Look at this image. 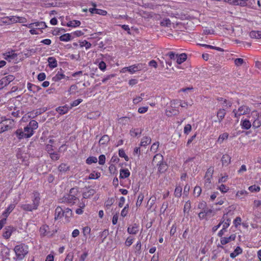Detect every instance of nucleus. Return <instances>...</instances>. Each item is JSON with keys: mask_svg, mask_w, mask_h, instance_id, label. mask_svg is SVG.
<instances>
[{"mask_svg": "<svg viewBox=\"0 0 261 261\" xmlns=\"http://www.w3.org/2000/svg\"><path fill=\"white\" fill-rule=\"evenodd\" d=\"M79 193L77 188H71L69 193L63 196L60 199L61 203H67L69 204L73 205L75 204L78 200Z\"/></svg>", "mask_w": 261, "mask_h": 261, "instance_id": "f257e3e1", "label": "nucleus"}, {"mask_svg": "<svg viewBox=\"0 0 261 261\" xmlns=\"http://www.w3.org/2000/svg\"><path fill=\"white\" fill-rule=\"evenodd\" d=\"M14 251L18 260H22L29 252L28 246L24 244H20L15 246Z\"/></svg>", "mask_w": 261, "mask_h": 261, "instance_id": "f03ea898", "label": "nucleus"}, {"mask_svg": "<svg viewBox=\"0 0 261 261\" xmlns=\"http://www.w3.org/2000/svg\"><path fill=\"white\" fill-rule=\"evenodd\" d=\"M248 117L251 119L253 128H257L261 126V113L253 111Z\"/></svg>", "mask_w": 261, "mask_h": 261, "instance_id": "7ed1b4c3", "label": "nucleus"}, {"mask_svg": "<svg viewBox=\"0 0 261 261\" xmlns=\"http://www.w3.org/2000/svg\"><path fill=\"white\" fill-rule=\"evenodd\" d=\"M251 112V109L246 105H242L240 106L238 109H234L232 113L236 118H239V117L244 115L249 114Z\"/></svg>", "mask_w": 261, "mask_h": 261, "instance_id": "20e7f679", "label": "nucleus"}, {"mask_svg": "<svg viewBox=\"0 0 261 261\" xmlns=\"http://www.w3.org/2000/svg\"><path fill=\"white\" fill-rule=\"evenodd\" d=\"M214 169L212 168H209L206 172L204 176V187L207 189H210L213 186L212 179L213 178V174Z\"/></svg>", "mask_w": 261, "mask_h": 261, "instance_id": "39448f33", "label": "nucleus"}, {"mask_svg": "<svg viewBox=\"0 0 261 261\" xmlns=\"http://www.w3.org/2000/svg\"><path fill=\"white\" fill-rule=\"evenodd\" d=\"M23 20H25V18H20L19 17H5L0 19V25L3 24H10L13 22H24Z\"/></svg>", "mask_w": 261, "mask_h": 261, "instance_id": "423d86ee", "label": "nucleus"}, {"mask_svg": "<svg viewBox=\"0 0 261 261\" xmlns=\"http://www.w3.org/2000/svg\"><path fill=\"white\" fill-rule=\"evenodd\" d=\"M141 70H147L146 65L145 63H141L128 66V72L130 74H134Z\"/></svg>", "mask_w": 261, "mask_h": 261, "instance_id": "0eeeda50", "label": "nucleus"}, {"mask_svg": "<svg viewBox=\"0 0 261 261\" xmlns=\"http://www.w3.org/2000/svg\"><path fill=\"white\" fill-rule=\"evenodd\" d=\"M15 79V76L9 74L0 80V90L8 85L11 82Z\"/></svg>", "mask_w": 261, "mask_h": 261, "instance_id": "6e6552de", "label": "nucleus"}, {"mask_svg": "<svg viewBox=\"0 0 261 261\" xmlns=\"http://www.w3.org/2000/svg\"><path fill=\"white\" fill-rule=\"evenodd\" d=\"M236 238V234H232L229 237H223L220 238V243L221 245H218V247L221 248H224L223 245H226L229 243L230 242L232 241H234Z\"/></svg>", "mask_w": 261, "mask_h": 261, "instance_id": "1a4fd4ad", "label": "nucleus"}, {"mask_svg": "<svg viewBox=\"0 0 261 261\" xmlns=\"http://www.w3.org/2000/svg\"><path fill=\"white\" fill-rule=\"evenodd\" d=\"M220 224L222 225V227L227 229L230 224L231 218L228 216V214H225L223 215L220 221Z\"/></svg>", "mask_w": 261, "mask_h": 261, "instance_id": "9d476101", "label": "nucleus"}, {"mask_svg": "<svg viewBox=\"0 0 261 261\" xmlns=\"http://www.w3.org/2000/svg\"><path fill=\"white\" fill-rule=\"evenodd\" d=\"M32 205L37 210L40 204V194L37 192H34L32 197Z\"/></svg>", "mask_w": 261, "mask_h": 261, "instance_id": "9b49d317", "label": "nucleus"}, {"mask_svg": "<svg viewBox=\"0 0 261 261\" xmlns=\"http://www.w3.org/2000/svg\"><path fill=\"white\" fill-rule=\"evenodd\" d=\"M240 125L243 129H249L252 125V121L247 118L243 119L241 121Z\"/></svg>", "mask_w": 261, "mask_h": 261, "instance_id": "f8f14e48", "label": "nucleus"}, {"mask_svg": "<svg viewBox=\"0 0 261 261\" xmlns=\"http://www.w3.org/2000/svg\"><path fill=\"white\" fill-rule=\"evenodd\" d=\"M139 227L138 224L134 223L128 227L127 232L130 234H136L139 231Z\"/></svg>", "mask_w": 261, "mask_h": 261, "instance_id": "ddd939ff", "label": "nucleus"}, {"mask_svg": "<svg viewBox=\"0 0 261 261\" xmlns=\"http://www.w3.org/2000/svg\"><path fill=\"white\" fill-rule=\"evenodd\" d=\"M64 216V210L61 206H57L55 210V219L58 220Z\"/></svg>", "mask_w": 261, "mask_h": 261, "instance_id": "4468645a", "label": "nucleus"}, {"mask_svg": "<svg viewBox=\"0 0 261 261\" xmlns=\"http://www.w3.org/2000/svg\"><path fill=\"white\" fill-rule=\"evenodd\" d=\"M28 89L33 93L39 92L41 90V88L36 85L28 83L27 84Z\"/></svg>", "mask_w": 261, "mask_h": 261, "instance_id": "2eb2a0df", "label": "nucleus"}, {"mask_svg": "<svg viewBox=\"0 0 261 261\" xmlns=\"http://www.w3.org/2000/svg\"><path fill=\"white\" fill-rule=\"evenodd\" d=\"M65 77V75L62 73V69H60V71H59L56 74L52 77V80L55 82H57Z\"/></svg>", "mask_w": 261, "mask_h": 261, "instance_id": "dca6fc26", "label": "nucleus"}, {"mask_svg": "<svg viewBox=\"0 0 261 261\" xmlns=\"http://www.w3.org/2000/svg\"><path fill=\"white\" fill-rule=\"evenodd\" d=\"M47 61L48 63V66L50 68L53 69L58 66L57 61L54 57H50L48 58Z\"/></svg>", "mask_w": 261, "mask_h": 261, "instance_id": "f3484780", "label": "nucleus"}, {"mask_svg": "<svg viewBox=\"0 0 261 261\" xmlns=\"http://www.w3.org/2000/svg\"><path fill=\"white\" fill-rule=\"evenodd\" d=\"M15 207V205L14 204H10L8 207L5 210V211L3 212V215L5 217L4 218L7 219L9 214L12 212V211L14 209Z\"/></svg>", "mask_w": 261, "mask_h": 261, "instance_id": "a211bd4d", "label": "nucleus"}, {"mask_svg": "<svg viewBox=\"0 0 261 261\" xmlns=\"http://www.w3.org/2000/svg\"><path fill=\"white\" fill-rule=\"evenodd\" d=\"M4 58L7 60H10L14 59L17 56V54L14 53V51L12 50L4 54Z\"/></svg>", "mask_w": 261, "mask_h": 261, "instance_id": "6ab92c4d", "label": "nucleus"}, {"mask_svg": "<svg viewBox=\"0 0 261 261\" xmlns=\"http://www.w3.org/2000/svg\"><path fill=\"white\" fill-rule=\"evenodd\" d=\"M72 211L70 208H66L64 210V216L66 222H68L70 221V218L72 216Z\"/></svg>", "mask_w": 261, "mask_h": 261, "instance_id": "aec40b11", "label": "nucleus"}, {"mask_svg": "<svg viewBox=\"0 0 261 261\" xmlns=\"http://www.w3.org/2000/svg\"><path fill=\"white\" fill-rule=\"evenodd\" d=\"M20 207L23 211L27 212H32L36 210L32 204H23L21 205Z\"/></svg>", "mask_w": 261, "mask_h": 261, "instance_id": "412c9836", "label": "nucleus"}, {"mask_svg": "<svg viewBox=\"0 0 261 261\" xmlns=\"http://www.w3.org/2000/svg\"><path fill=\"white\" fill-rule=\"evenodd\" d=\"M230 157L228 154H224L221 158V162L223 166H227L230 163Z\"/></svg>", "mask_w": 261, "mask_h": 261, "instance_id": "4be33fe9", "label": "nucleus"}, {"mask_svg": "<svg viewBox=\"0 0 261 261\" xmlns=\"http://www.w3.org/2000/svg\"><path fill=\"white\" fill-rule=\"evenodd\" d=\"M69 110V109L67 105H65L62 107H59L57 108H56V111L60 115H64L67 113L68 112Z\"/></svg>", "mask_w": 261, "mask_h": 261, "instance_id": "5701e85b", "label": "nucleus"}, {"mask_svg": "<svg viewBox=\"0 0 261 261\" xmlns=\"http://www.w3.org/2000/svg\"><path fill=\"white\" fill-rule=\"evenodd\" d=\"M187 58V56L185 53H182L181 54L178 55L177 57H176V62L178 64H181L186 60Z\"/></svg>", "mask_w": 261, "mask_h": 261, "instance_id": "b1692460", "label": "nucleus"}, {"mask_svg": "<svg viewBox=\"0 0 261 261\" xmlns=\"http://www.w3.org/2000/svg\"><path fill=\"white\" fill-rule=\"evenodd\" d=\"M25 138H30L34 134V130L28 125L24 128Z\"/></svg>", "mask_w": 261, "mask_h": 261, "instance_id": "393cba45", "label": "nucleus"}, {"mask_svg": "<svg viewBox=\"0 0 261 261\" xmlns=\"http://www.w3.org/2000/svg\"><path fill=\"white\" fill-rule=\"evenodd\" d=\"M13 231V228L11 226H8L5 228V231L3 233V237L5 239H9L12 234Z\"/></svg>", "mask_w": 261, "mask_h": 261, "instance_id": "a878e982", "label": "nucleus"}, {"mask_svg": "<svg viewBox=\"0 0 261 261\" xmlns=\"http://www.w3.org/2000/svg\"><path fill=\"white\" fill-rule=\"evenodd\" d=\"M1 254L4 259H9L10 250L7 247H5L2 249Z\"/></svg>", "mask_w": 261, "mask_h": 261, "instance_id": "bb28decb", "label": "nucleus"}, {"mask_svg": "<svg viewBox=\"0 0 261 261\" xmlns=\"http://www.w3.org/2000/svg\"><path fill=\"white\" fill-rule=\"evenodd\" d=\"M163 161V156L161 154H156L153 157L152 160V163L153 164H156V165H159V163Z\"/></svg>", "mask_w": 261, "mask_h": 261, "instance_id": "cd10ccee", "label": "nucleus"}, {"mask_svg": "<svg viewBox=\"0 0 261 261\" xmlns=\"http://www.w3.org/2000/svg\"><path fill=\"white\" fill-rule=\"evenodd\" d=\"M130 175V172L127 169H121L120 170V178H126Z\"/></svg>", "mask_w": 261, "mask_h": 261, "instance_id": "c85d7f7f", "label": "nucleus"}, {"mask_svg": "<svg viewBox=\"0 0 261 261\" xmlns=\"http://www.w3.org/2000/svg\"><path fill=\"white\" fill-rule=\"evenodd\" d=\"M226 115L225 110L223 109H220L217 112V116L219 121L220 122L224 118Z\"/></svg>", "mask_w": 261, "mask_h": 261, "instance_id": "c756f323", "label": "nucleus"}, {"mask_svg": "<svg viewBox=\"0 0 261 261\" xmlns=\"http://www.w3.org/2000/svg\"><path fill=\"white\" fill-rule=\"evenodd\" d=\"M157 166H159L158 171L160 173L164 172L168 168L167 164L163 161L159 163Z\"/></svg>", "mask_w": 261, "mask_h": 261, "instance_id": "7c9ffc66", "label": "nucleus"}, {"mask_svg": "<svg viewBox=\"0 0 261 261\" xmlns=\"http://www.w3.org/2000/svg\"><path fill=\"white\" fill-rule=\"evenodd\" d=\"M242 253V248L238 246L235 249L234 251L230 254V257L231 258H234L237 256H238V255L241 254Z\"/></svg>", "mask_w": 261, "mask_h": 261, "instance_id": "2f4dec72", "label": "nucleus"}, {"mask_svg": "<svg viewBox=\"0 0 261 261\" xmlns=\"http://www.w3.org/2000/svg\"><path fill=\"white\" fill-rule=\"evenodd\" d=\"M49 229V227L46 225H43L40 228V233L41 236L44 237L46 236L48 233V230Z\"/></svg>", "mask_w": 261, "mask_h": 261, "instance_id": "473e14b6", "label": "nucleus"}, {"mask_svg": "<svg viewBox=\"0 0 261 261\" xmlns=\"http://www.w3.org/2000/svg\"><path fill=\"white\" fill-rule=\"evenodd\" d=\"M151 139L149 137H144L140 142V146L145 147L151 143Z\"/></svg>", "mask_w": 261, "mask_h": 261, "instance_id": "72a5a7b5", "label": "nucleus"}, {"mask_svg": "<svg viewBox=\"0 0 261 261\" xmlns=\"http://www.w3.org/2000/svg\"><path fill=\"white\" fill-rule=\"evenodd\" d=\"M249 36L251 38L261 39V31H252L250 32Z\"/></svg>", "mask_w": 261, "mask_h": 261, "instance_id": "f704fd0d", "label": "nucleus"}, {"mask_svg": "<svg viewBox=\"0 0 261 261\" xmlns=\"http://www.w3.org/2000/svg\"><path fill=\"white\" fill-rule=\"evenodd\" d=\"M35 28L37 30H42L44 29L47 27L46 23L43 21H38L34 22Z\"/></svg>", "mask_w": 261, "mask_h": 261, "instance_id": "c9c22d12", "label": "nucleus"}, {"mask_svg": "<svg viewBox=\"0 0 261 261\" xmlns=\"http://www.w3.org/2000/svg\"><path fill=\"white\" fill-rule=\"evenodd\" d=\"M77 86L76 85L74 84L70 86L67 91L68 93V95H71L75 94L77 92Z\"/></svg>", "mask_w": 261, "mask_h": 261, "instance_id": "e433bc0d", "label": "nucleus"}, {"mask_svg": "<svg viewBox=\"0 0 261 261\" xmlns=\"http://www.w3.org/2000/svg\"><path fill=\"white\" fill-rule=\"evenodd\" d=\"M110 141V138L109 136L107 135H103L99 140V144L100 145H105L107 144Z\"/></svg>", "mask_w": 261, "mask_h": 261, "instance_id": "4c0bfd02", "label": "nucleus"}, {"mask_svg": "<svg viewBox=\"0 0 261 261\" xmlns=\"http://www.w3.org/2000/svg\"><path fill=\"white\" fill-rule=\"evenodd\" d=\"M15 134L19 140L25 138L24 132L21 129H17L15 132Z\"/></svg>", "mask_w": 261, "mask_h": 261, "instance_id": "58836bf2", "label": "nucleus"}, {"mask_svg": "<svg viewBox=\"0 0 261 261\" xmlns=\"http://www.w3.org/2000/svg\"><path fill=\"white\" fill-rule=\"evenodd\" d=\"M248 193L246 190H241L238 191L236 194V197L239 199H242L248 195Z\"/></svg>", "mask_w": 261, "mask_h": 261, "instance_id": "ea45409f", "label": "nucleus"}, {"mask_svg": "<svg viewBox=\"0 0 261 261\" xmlns=\"http://www.w3.org/2000/svg\"><path fill=\"white\" fill-rule=\"evenodd\" d=\"M81 22L79 20H73L70 21L67 23V26L69 27H76L80 26Z\"/></svg>", "mask_w": 261, "mask_h": 261, "instance_id": "a19ab883", "label": "nucleus"}, {"mask_svg": "<svg viewBox=\"0 0 261 261\" xmlns=\"http://www.w3.org/2000/svg\"><path fill=\"white\" fill-rule=\"evenodd\" d=\"M71 36L69 34H65L60 37V40L61 41L67 42L71 40Z\"/></svg>", "mask_w": 261, "mask_h": 261, "instance_id": "79ce46f5", "label": "nucleus"}, {"mask_svg": "<svg viewBox=\"0 0 261 261\" xmlns=\"http://www.w3.org/2000/svg\"><path fill=\"white\" fill-rule=\"evenodd\" d=\"M228 133H223L220 135V136L219 137V138L218 139L217 142L221 144L223 142V141L224 140L227 139L228 138Z\"/></svg>", "mask_w": 261, "mask_h": 261, "instance_id": "37998d69", "label": "nucleus"}, {"mask_svg": "<svg viewBox=\"0 0 261 261\" xmlns=\"http://www.w3.org/2000/svg\"><path fill=\"white\" fill-rule=\"evenodd\" d=\"M5 122V121H3L0 123L1 132L2 133L8 130L11 128V127L9 125L6 124Z\"/></svg>", "mask_w": 261, "mask_h": 261, "instance_id": "c03bdc74", "label": "nucleus"}, {"mask_svg": "<svg viewBox=\"0 0 261 261\" xmlns=\"http://www.w3.org/2000/svg\"><path fill=\"white\" fill-rule=\"evenodd\" d=\"M58 169L60 172H66L69 169V167L66 164L62 163L58 167Z\"/></svg>", "mask_w": 261, "mask_h": 261, "instance_id": "a18cd8bd", "label": "nucleus"}, {"mask_svg": "<svg viewBox=\"0 0 261 261\" xmlns=\"http://www.w3.org/2000/svg\"><path fill=\"white\" fill-rule=\"evenodd\" d=\"M50 158L53 161H57L60 159V155L58 152H53L49 154Z\"/></svg>", "mask_w": 261, "mask_h": 261, "instance_id": "49530a36", "label": "nucleus"}, {"mask_svg": "<svg viewBox=\"0 0 261 261\" xmlns=\"http://www.w3.org/2000/svg\"><path fill=\"white\" fill-rule=\"evenodd\" d=\"M173 103L174 105H178L182 108H186L188 106V103L186 101H182L181 100H174Z\"/></svg>", "mask_w": 261, "mask_h": 261, "instance_id": "de8ad7c7", "label": "nucleus"}, {"mask_svg": "<svg viewBox=\"0 0 261 261\" xmlns=\"http://www.w3.org/2000/svg\"><path fill=\"white\" fill-rule=\"evenodd\" d=\"M28 126H29L34 130L38 128V124L36 120H33L29 122Z\"/></svg>", "mask_w": 261, "mask_h": 261, "instance_id": "09e8293b", "label": "nucleus"}, {"mask_svg": "<svg viewBox=\"0 0 261 261\" xmlns=\"http://www.w3.org/2000/svg\"><path fill=\"white\" fill-rule=\"evenodd\" d=\"M100 176V173L98 172H93L90 174L89 178L91 179H95L98 178Z\"/></svg>", "mask_w": 261, "mask_h": 261, "instance_id": "8fccbe9b", "label": "nucleus"}, {"mask_svg": "<svg viewBox=\"0 0 261 261\" xmlns=\"http://www.w3.org/2000/svg\"><path fill=\"white\" fill-rule=\"evenodd\" d=\"M141 133V132L139 129H132L130 130V134L131 136L133 137H136L139 135H140Z\"/></svg>", "mask_w": 261, "mask_h": 261, "instance_id": "3c124183", "label": "nucleus"}, {"mask_svg": "<svg viewBox=\"0 0 261 261\" xmlns=\"http://www.w3.org/2000/svg\"><path fill=\"white\" fill-rule=\"evenodd\" d=\"M182 188L180 186L176 187L174 191V195L175 197H180L181 195Z\"/></svg>", "mask_w": 261, "mask_h": 261, "instance_id": "603ef678", "label": "nucleus"}, {"mask_svg": "<svg viewBox=\"0 0 261 261\" xmlns=\"http://www.w3.org/2000/svg\"><path fill=\"white\" fill-rule=\"evenodd\" d=\"M119 155L121 158H123L126 161L129 160L128 156L125 154L124 150L122 149L119 150Z\"/></svg>", "mask_w": 261, "mask_h": 261, "instance_id": "864d4df0", "label": "nucleus"}, {"mask_svg": "<svg viewBox=\"0 0 261 261\" xmlns=\"http://www.w3.org/2000/svg\"><path fill=\"white\" fill-rule=\"evenodd\" d=\"M135 248V251L136 253L138 254H140L141 253V242L138 241L136 244L134 246Z\"/></svg>", "mask_w": 261, "mask_h": 261, "instance_id": "5fc2aeb1", "label": "nucleus"}, {"mask_svg": "<svg viewBox=\"0 0 261 261\" xmlns=\"http://www.w3.org/2000/svg\"><path fill=\"white\" fill-rule=\"evenodd\" d=\"M248 190L251 192H257L260 191V188L259 186L254 185L250 186L248 188Z\"/></svg>", "mask_w": 261, "mask_h": 261, "instance_id": "6e6d98bb", "label": "nucleus"}, {"mask_svg": "<svg viewBox=\"0 0 261 261\" xmlns=\"http://www.w3.org/2000/svg\"><path fill=\"white\" fill-rule=\"evenodd\" d=\"M80 46L85 47L86 49H88L91 47V44L86 40H84L80 43Z\"/></svg>", "mask_w": 261, "mask_h": 261, "instance_id": "4d7b16f0", "label": "nucleus"}, {"mask_svg": "<svg viewBox=\"0 0 261 261\" xmlns=\"http://www.w3.org/2000/svg\"><path fill=\"white\" fill-rule=\"evenodd\" d=\"M97 162V159L95 156H90L86 160V163L87 164H91L92 163H95Z\"/></svg>", "mask_w": 261, "mask_h": 261, "instance_id": "13d9d810", "label": "nucleus"}, {"mask_svg": "<svg viewBox=\"0 0 261 261\" xmlns=\"http://www.w3.org/2000/svg\"><path fill=\"white\" fill-rule=\"evenodd\" d=\"M191 208V202L189 200L186 202L184 208V212L185 213H189L190 210Z\"/></svg>", "mask_w": 261, "mask_h": 261, "instance_id": "bf43d9fd", "label": "nucleus"}, {"mask_svg": "<svg viewBox=\"0 0 261 261\" xmlns=\"http://www.w3.org/2000/svg\"><path fill=\"white\" fill-rule=\"evenodd\" d=\"M128 204H127L122 209V210L121 211V216L122 217H125L127 213H128Z\"/></svg>", "mask_w": 261, "mask_h": 261, "instance_id": "052dcab7", "label": "nucleus"}, {"mask_svg": "<svg viewBox=\"0 0 261 261\" xmlns=\"http://www.w3.org/2000/svg\"><path fill=\"white\" fill-rule=\"evenodd\" d=\"M166 55L168 56L171 60L176 61V57H177L178 54H176L173 51H170L168 53H167Z\"/></svg>", "mask_w": 261, "mask_h": 261, "instance_id": "680f3d73", "label": "nucleus"}, {"mask_svg": "<svg viewBox=\"0 0 261 261\" xmlns=\"http://www.w3.org/2000/svg\"><path fill=\"white\" fill-rule=\"evenodd\" d=\"M201 192V189L200 187L196 186L195 187L194 189V195L198 197Z\"/></svg>", "mask_w": 261, "mask_h": 261, "instance_id": "e2e57ef3", "label": "nucleus"}, {"mask_svg": "<svg viewBox=\"0 0 261 261\" xmlns=\"http://www.w3.org/2000/svg\"><path fill=\"white\" fill-rule=\"evenodd\" d=\"M143 199H144V195H143V194H141V193L140 194L138 195V199H137V202H136V205L137 206L141 205Z\"/></svg>", "mask_w": 261, "mask_h": 261, "instance_id": "0e129e2a", "label": "nucleus"}, {"mask_svg": "<svg viewBox=\"0 0 261 261\" xmlns=\"http://www.w3.org/2000/svg\"><path fill=\"white\" fill-rule=\"evenodd\" d=\"M222 193H226L229 190V188L223 184H221L218 188Z\"/></svg>", "mask_w": 261, "mask_h": 261, "instance_id": "69168bd1", "label": "nucleus"}, {"mask_svg": "<svg viewBox=\"0 0 261 261\" xmlns=\"http://www.w3.org/2000/svg\"><path fill=\"white\" fill-rule=\"evenodd\" d=\"M134 240V239L132 237H128L125 241V245L127 247H129L133 243Z\"/></svg>", "mask_w": 261, "mask_h": 261, "instance_id": "338daca9", "label": "nucleus"}, {"mask_svg": "<svg viewBox=\"0 0 261 261\" xmlns=\"http://www.w3.org/2000/svg\"><path fill=\"white\" fill-rule=\"evenodd\" d=\"M159 146V142H156L154 143L151 146L150 150L153 152H156L158 149Z\"/></svg>", "mask_w": 261, "mask_h": 261, "instance_id": "774afa93", "label": "nucleus"}]
</instances>
